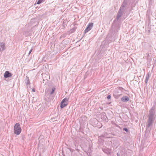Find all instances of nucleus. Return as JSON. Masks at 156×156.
Masks as SVG:
<instances>
[{
    "mask_svg": "<svg viewBox=\"0 0 156 156\" xmlns=\"http://www.w3.org/2000/svg\"><path fill=\"white\" fill-rule=\"evenodd\" d=\"M156 115L154 109V107H153L149 111L148 115V127L152 125L153 122L155 119Z\"/></svg>",
    "mask_w": 156,
    "mask_h": 156,
    "instance_id": "1",
    "label": "nucleus"
},
{
    "mask_svg": "<svg viewBox=\"0 0 156 156\" xmlns=\"http://www.w3.org/2000/svg\"><path fill=\"white\" fill-rule=\"evenodd\" d=\"M119 27L118 25L112 24V28L110 30L109 33L111 34V36L117 33L119 30Z\"/></svg>",
    "mask_w": 156,
    "mask_h": 156,
    "instance_id": "2",
    "label": "nucleus"
},
{
    "mask_svg": "<svg viewBox=\"0 0 156 156\" xmlns=\"http://www.w3.org/2000/svg\"><path fill=\"white\" fill-rule=\"evenodd\" d=\"M14 133L16 135H19L21 132V129L19 123H16L14 127Z\"/></svg>",
    "mask_w": 156,
    "mask_h": 156,
    "instance_id": "3",
    "label": "nucleus"
},
{
    "mask_svg": "<svg viewBox=\"0 0 156 156\" xmlns=\"http://www.w3.org/2000/svg\"><path fill=\"white\" fill-rule=\"evenodd\" d=\"M94 23H90L88 24L87 27L84 30V33H86L89 30H90L93 26Z\"/></svg>",
    "mask_w": 156,
    "mask_h": 156,
    "instance_id": "4",
    "label": "nucleus"
},
{
    "mask_svg": "<svg viewBox=\"0 0 156 156\" xmlns=\"http://www.w3.org/2000/svg\"><path fill=\"white\" fill-rule=\"evenodd\" d=\"M124 11H122V10L119 9L117 14L116 16V19L118 20L119 18L121 16L122 12Z\"/></svg>",
    "mask_w": 156,
    "mask_h": 156,
    "instance_id": "5",
    "label": "nucleus"
},
{
    "mask_svg": "<svg viewBox=\"0 0 156 156\" xmlns=\"http://www.w3.org/2000/svg\"><path fill=\"white\" fill-rule=\"evenodd\" d=\"M12 76V74L8 71H6L4 74V77L5 78H7Z\"/></svg>",
    "mask_w": 156,
    "mask_h": 156,
    "instance_id": "6",
    "label": "nucleus"
},
{
    "mask_svg": "<svg viewBox=\"0 0 156 156\" xmlns=\"http://www.w3.org/2000/svg\"><path fill=\"white\" fill-rule=\"evenodd\" d=\"M102 150L104 152L108 154H109L111 153V150L109 148L105 147L102 148Z\"/></svg>",
    "mask_w": 156,
    "mask_h": 156,
    "instance_id": "7",
    "label": "nucleus"
},
{
    "mask_svg": "<svg viewBox=\"0 0 156 156\" xmlns=\"http://www.w3.org/2000/svg\"><path fill=\"white\" fill-rule=\"evenodd\" d=\"M127 4V1L126 0H125L122 5L121 7H120V9L122 10V11H124V8Z\"/></svg>",
    "mask_w": 156,
    "mask_h": 156,
    "instance_id": "8",
    "label": "nucleus"
},
{
    "mask_svg": "<svg viewBox=\"0 0 156 156\" xmlns=\"http://www.w3.org/2000/svg\"><path fill=\"white\" fill-rule=\"evenodd\" d=\"M5 49V44L3 43H0V51H4Z\"/></svg>",
    "mask_w": 156,
    "mask_h": 156,
    "instance_id": "9",
    "label": "nucleus"
},
{
    "mask_svg": "<svg viewBox=\"0 0 156 156\" xmlns=\"http://www.w3.org/2000/svg\"><path fill=\"white\" fill-rule=\"evenodd\" d=\"M129 97L126 96H124L121 98V101L123 102H127L129 101Z\"/></svg>",
    "mask_w": 156,
    "mask_h": 156,
    "instance_id": "10",
    "label": "nucleus"
},
{
    "mask_svg": "<svg viewBox=\"0 0 156 156\" xmlns=\"http://www.w3.org/2000/svg\"><path fill=\"white\" fill-rule=\"evenodd\" d=\"M121 94H119L118 93L117 94L116 92H115V93L114 94V96L115 98L118 99L119 96Z\"/></svg>",
    "mask_w": 156,
    "mask_h": 156,
    "instance_id": "11",
    "label": "nucleus"
},
{
    "mask_svg": "<svg viewBox=\"0 0 156 156\" xmlns=\"http://www.w3.org/2000/svg\"><path fill=\"white\" fill-rule=\"evenodd\" d=\"M25 83L26 84L27 86L29 85H30V84L29 79L27 76L26 79L25 80Z\"/></svg>",
    "mask_w": 156,
    "mask_h": 156,
    "instance_id": "12",
    "label": "nucleus"
},
{
    "mask_svg": "<svg viewBox=\"0 0 156 156\" xmlns=\"http://www.w3.org/2000/svg\"><path fill=\"white\" fill-rule=\"evenodd\" d=\"M67 105V103H61V104L60 105V107L61 108H63L66 106Z\"/></svg>",
    "mask_w": 156,
    "mask_h": 156,
    "instance_id": "13",
    "label": "nucleus"
},
{
    "mask_svg": "<svg viewBox=\"0 0 156 156\" xmlns=\"http://www.w3.org/2000/svg\"><path fill=\"white\" fill-rule=\"evenodd\" d=\"M68 100H69L68 98H65L62 100L61 102V103H66V101H68Z\"/></svg>",
    "mask_w": 156,
    "mask_h": 156,
    "instance_id": "14",
    "label": "nucleus"
},
{
    "mask_svg": "<svg viewBox=\"0 0 156 156\" xmlns=\"http://www.w3.org/2000/svg\"><path fill=\"white\" fill-rule=\"evenodd\" d=\"M55 90V88H53L51 92L49 94V96L51 95L53 93Z\"/></svg>",
    "mask_w": 156,
    "mask_h": 156,
    "instance_id": "15",
    "label": "nucleus"
},
{
    "mask_svg": "<svg viewBox=\"0 0 156 156\" xmlns=\"http://www.w3.org/2000/svg\"><path fill=\"white\" fill-rule=\"evenodd\" d=\"M42 1L43 0H38V1L37 2V4H40L42 2Z\"/></svg>",
    "mask_w": 156,
    "mask_h": 156,
    "instance_id": "16",
    "label": "nucleus"
},
{
    "mask_svg": "<svg viewBox=\"0 0 156 156\" xmlns=\"http://www.w3.org/2000/svg\"><path fill=\"white\" fill-rule=\"evenodd\" d=\"M123 131H125L126 132H128V129L126 128H123Z\"/></svg>",
    "mask_w": 156,
    "mask_h": 156,
    "instance_id": "17",
    "label": "nucleus"
},
{
    "mask_svg": "<svg viewBox=\"0 0 156 156\" xmlns=\"http://www.w3.org/2000/svg\"><path fill=\"white\" fill-rule=\"evenodd\" d=\"M149 73H148L147 74V82L148 81V79L149 78Z\"/></svg>",
    "mask_w": 156,
    "mask_h": 156,
    "instance_id": "18",
    "label": "nucleus"
},
{
    "mask_svg": "<svg viewBox=\"0 0 156 156\" xmlns=\"http://www.w3.org/2000/svg\"><path fill=\"white\" fill-rule=\"evenodd\" d=\"M111 98V96L110 95H109L108 96H107V98L108 99H109Z\"/></svg>",
    "mask_w": 156,
    "mask_h": 156,
    "instance_id": "19",
    "label": "nucleus"
},
{
    "mask_svg": "<svg viewBox=\"0 0 156 156\" xmlns=\"http://www.w3.org/2000/svg\"><path fill=\"white\" fill-rule=\"evenodd\" d=\"M117 156H120V154L119 153H117Z\"/></svg>",
    "mask_w": 156,
    "mask_h": 156,
    "instance_id": "20",
    "label": "nucleus"
},
{
    "mask_svg": "<svg viewBox=\"0 0 156 156\" xmlns=\"http://www.w3.org/2000/svg\"><path fill=\"white\" fill-rule=\"evenodd\" d=\"M145 82L146 83V76L145 77Z\"/></svg>",
    "mask_w": 156,
    "mask_h": 156,
    "instance_id": "21",
    "label": "nucleus"
},
{
    "mask_svg": "<svg viewBox=\"0 0 156 156\" xmlns=\"http://www.w3.org/2000/svg\"><path fill=\"white\" fill-rule=\"evenodd\" d=\"M32 91H33V92H35V89H32Z\"/></svg>",
    "mask_w": 156,
    "mask_h": 156,
    "instance_id": "22",
    "label": "nucleus"
},
{
    "mask_svg": "<svg viewBox=\"0 0 156 156\" xmlns=\"http://www.w3.org/2000/svg\"><path fill=\"white\" fill-rule=\"evenodd\" d=\"M147 56L148 57H151L152 56H151V55H150L149 54H148Z\"/></svg>",
    "mask_w": 156,
    "mask_h": 156,
    "instance_id": "23",
    "label": "nucleus"
},
{
    "mask_svg": "<svg viewBox=\"0 0 156 156\" xmlns=\"http://www.w3.org/2000/svg\"><path fill=\"white\" fill-rule=\"evenodd\" d=\"M119 89L120 90H121L122 89H123V88H122V87H120L119 88Z\"/></svg>",
    "mask_w": 156,
    "mask_h": 156,
    "instance_id": "24",
    "label": "nucleus"
},
{
    "mask_svg": "<svg viewBox=\"0 0 156 156\" xmlns=\"http://www.w3.org/2000/svg\"><path fill=\"white\" fill-rule=\"evenodd\" d=\"M31 53V52H30V51H29V53H28L29 55H30V54Z\"/></svg>",
    "mask_w": 156,
    "mask_h": 156,
    "instance_id": "25",
    "label": "nucleus"
},
{
    "mask_svg": "<svg viewBox=\"0 0 156 156\" xmlns=\"http://www.w3.org/2000/svg\"><path fill=\"white\" fill-rule=\"evenodd\" d=\"M32 50H33L32 48H31V49H30V52H32Z\"/></svg>",
    "mask_w": 156,
    "mask_h": 156,
    "instance_id": "26",
    "label": "nucleus"
},
{
    "mask_svg": "<svg viewBox=\"0 0 156 156\" xmlns=\"http://www.w3.org/2000/svg\"><path fill=\"white\" fill-rule=\"evenodd\" d=\"M48 95H46V97H47Z\"/></svg>",
    "mask_w": 156,
    "mask_h": 156,
    "instance_id": "27",
    "label": "nucleus"
},
{
    "mask_svg": "<svg viewBox=\"0 0 156 156\" xmlns=\"http://www.w3.org/2000/svg\"><path fill=\"white\" fill-rule=\"evenodd\" d=\"M145 133H146V130H145Z\"/></svg>",
    "mask_w": 156,
    "mask_h": 156,
    "instance_id": "28",
    "label": "nucleus"
},
{
    "mask_svg": "<svg viewBox=\"0 0 156 156\" xmlns=\"http://www.w3.org/2000/svg\"><path fill=\"white\" fill-rule=\"evenodd\" d=\"M52 98V97L51 98H50V99H51Z\"/></svg>",
    "mask_w": 156,
    "mask_h": 156,
    "instance_id": "29",
    "label": "nucleus"
},
{
    "mask_svg": "<svg viewBox=\"0 0 156 156\" xmlns=\"http://www.w3.org/2000/svg\"><path fill=\"white\" fill-rule=\"evenodd\" d=\"M129 151H130V152H131V150H129Z\"/></svg>",
    "mask_w": 156,
    "mask_h": 156,
    "instance_id": "30",
    "label": "nucleus"
}]
</instances>
